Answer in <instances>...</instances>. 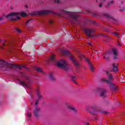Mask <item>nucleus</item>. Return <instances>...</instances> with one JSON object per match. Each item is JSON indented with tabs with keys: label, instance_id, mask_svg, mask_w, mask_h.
<instances>
[{
	"label": "nucleus",
	"instance_id": "nucleus-1",
	"mask_svg": "<svg viewBox=\"0 0 125 125\" xmlns=\"http://www.w3.org/2000/svg\"><path fill=\"white\" fill-rule=\"evenodd\" d=\"M62 14H65L68 15L71 19V21L75 23V24H79L80 21H79V18H80V16L76 13H72L70 11H66L64 10H62Z\"/></svg>",
	"mask_w": 125,
	"mask_h": 125
},
{
	"label": "nucleus",
	"instance_id": "nucleus-2",
	"mask_svg": "<svg viewBox=\"0 0 125 125\" xmlns=\"http://www.w3.org/2000/svg\"><path fill=\"white\" fill-rule=\"evenodd\" d=\"M20 16L25 17L27 16V14L24 12L21 13H11L10 14L5 16L6 18L10 17V20L12 21H16L17 19H20Z\"/></svg>",
	"mask_w": 125,
	"mask_h": 125
},
{
	"label": "nucleus",
	"instance_id": "nucleus-3",
	"mask_svg": "<svg viewBox=\"0 0 125 125\" xmlns=\"http://www.w3.org/2000/svg\"><path fill=\"white\" fill-rule=\"evenodd\" d=\"M63 55H68L69 59L71 60L72 62L73 63L74 66L79 67L81 65V63L79 62L77 60L75 59L76 57L74 55L72 54V53L68 51L67 50H64L62 51Z\"/></svg>",
	"mask_w": 125,
	"mask_h": 125
},
{
	"label": "nucleus",
	"instance_id": "nucleus-4",
	"mask_svg": "<svg viewBox=\"0 0 125 125\" xmlns=\"http://www.w3.org/2000/svg\"><path fill=\"white\" fill-rule=\"evenodd\" d=\"M0 62H3L4 67L6 68V71H9L8 70L13 68V67L19 68L20 70H21L22 67L23 68H25V69H28V68L26 67L25 65H21L20 64H12L8 62H7L5 61H2L1 60H0Z\"/></svg>",
	"mask_w": 125,
	"mask_h": 125
},
{
	"label": "nucleus",
	"instance_id": "nucleus-5",
	"mask_svg": "<svg viewBox=\"0 0 125 125\" xmlns=\"http://www.w3.org/2000/svg\"><path fill=\"white\" fill-rule=\"evenodd\" d=\"M101 81L102 82H105L106 83L108 84L112 91H116V90H118V86L115 85V84L112 83V82L107 79V78H103Z\"/></svg>",
	"mask_w": 125,
	"mask_h": 125
},
{
	"label": "nucleus",
	"instance_id": "nucleus-6",
	"mask_svg": "<svg viewBox=\"0 0 125 125\" xmlns=\"http://www.w3.org/2000/svg\"><path fill=\"white\" fill-rule=\"evenodd\" d=\"M57 66L59 68L63 69V70H68V62L64 59L61 60L59 62L57 63Z\"/></svg>",
	"mask_w": 125,
	"mask_h": 125
},
{
	"label": "nucleus",
	"instance_id": "nucleus-7",
	"mask_svg": "<svg viewBox=\"0 0 125 125\" xmlns=\"http://www.w3.org/2000/svg\"><path fill=\"white\" fill-rule=\"evenodd\" d=\"M51 12L54 14H58L57 13H54L49 10H42L32 12L31 15H44V14H49V13H51Z\"/></svg>",
	"mask_w": 125,
	"mask_h": 125
},
{
	"label": "nucleus",
	"instance_id": "nucleus-8",
	"mask_svg": "<svg viewBox=\"0 0 125 125\" xmlns=\"http://www.w3.org/2000/svg\"><path fill=\"white\" fill-rule=\"evenodd\" d=\"M91 108L93 111H90L89 113H90L91 114H92V115H93L94 116L96 115L97 113H101V114H105V115H107V114H108V112L107 111L97 110V107H96V106H92L91 107Z\"/></svg>",
	"mask_w": 125,
	"mask_h": 125
},
{
	"label": "nucleus",
	"instance_id": "nucleus-9",
	"mask_svg": "<svg viewBox=\"0 0 125 125\" xmlns=\"http://www.w3.org/2000/svg\"><path fill=\"white\" fill-rule=\"evenodd\" d=\"M95 31L93 29H90V28H85L84 29V32L89 38L90 39H92L93 37H94V35H91L92 33H94Z\"/></svg>",
	"mask_w": 125,
	"mask_h": 125
},
{
	"label": "nucleus",
	"instance_id": "nucleus-10",
	"mask_svg": "<svg viewBox=\"0 0 125 125\" xmlns=\"http://www.w3.org/2000/svg\"><path fill=\"white\" fill-rule=\"evenodd\" d=\"M65 105L68 108L69 110H71V111H73L74 113H77L78 112V110L70 103H65Z\"/></svg>",
	"mask_w": 125,
	"mask_h": 125
},
{
	"label": "nucleus",
	"instance_id": "nucleus-11",
	"mask_svg": "<svg viewBox=\"0 0 125 125\" xmlns=\"http://www.w3.org/2000/svg\"><path fill=\"white\" fill-rule=\"evenodd\" d=\"M97 89L98 91H100V96H105V94H106V92H107V90L105 88L99 87Z\"/></svg>",
	"mask_w": 125,
	"mask_h": 125
},
{
	"label": "nucleus",
	"instance_id": "nucleus-12",
	"mask_svg": "<svg viewBox=\"0 0 125 125\" xmlns=\"http://www.w3.org/2000/svg\"><path fill=\"white\" fill-rule=\"evenodd\" d=\"M85 61L88 63V64H89V67L90 68V70L92 71V72H94V69H95L94 68V66L93 65V64H92V63H91V62H90V61L89 60V59L85 58Z\"/></svg>",
	"mask_w": 125,
	"mask_h": 125
},
{
	"label": "nucleus",
	"instance_id": "nucleus-13",
	"mask_svg": "<svg viewBox=\"0 0 125 125\" xmlns=\"http://www.w3.org/2000/svg\"><path fill=\"white\" fill-rule=\"evenodd\" d=\"M33 113L36 118H39L40 117V113H41V108L40 107H36Z\"/></svg>",
	"mask_w": 125,
	"mask_h": 125
},
{
	"label": "nucleus",
	"instance_id": "nucleus-14",
	"mask_svg": "<svg viewBox=\"0 0 125 125\" xmlns=\"http://www.w3.org/2000/svg\"><path fill=\"white\" fill-rule=\"evenodd\" d=\"M104 17H106V18L110 20V21H115V20H116L113 16L110 15L109 14H105L104 15Z\"/></svg>",
	"mask_w": 125,
	"mask_h": 125
},
{
	"label": "nucleus",
	"instance_id": "nucleus-15",
	"mask_svg": "<svg viewBox=\"0 0 125 125\" xmlns=\"http://www.w3.org/2000/svg\"><path fill=\"white\" fill-rule=\"evenodd\" d=\"M19 83L20 85H22L23 87H28V84H27V82H25L20 79L18 80Z\"/></svg>",
	"mask_w": 125,
	"mask_h": 125
},
{
	"label": "nucleus",
	"instance_id": "nucleus-16",
	"mask_svg": "<svg viewBox=\"0 0 125 125\" xmlns=\"http://www.w3.org/2000/svg\"><path fill=\"white\" fill-rule=\"evenodd\" d=\"M112 66H113L112 71L114 72V73L118 72L119 70V68H118V64L113 63Z\"/></svg>",
	"mask_w": 125,
	"mask_h": 125
},
{
	"label": "nucleus",
	"instance_id": "nucleus-17",
	"mask_svg": "<svg viewBox=\"0 0 125 125\" xmlns=\"http://www.w3.org/2000/svg\"><path fill=\"white\" fill-rule=\"evenodd\" d=\"M21 75L26 81H30V75L26 74L24 73H21Z\"/></svg>",
	"mask_w": 125,
	"mask_h": 125
},
{
	"label": "nucleus",
	"instance_id": "nucleus-18",
	"mask_svg": "<svg viewBox=\"0 0 125 125\" xmlns=\"http://www.w3.org/2000/svg\"><path fill=\"white\" fill-rule=\"evenodd\" d=\"M49 62H57V61H56V59H55V56H54V55H52L49 60H48Z\"/></svg>",
	"mask_w": 125,
	"mask_h": 125
},
{
	"label": "nucleus",
	"instance_id": "nucleus-19",
	"mask_svg": "<svg viewBox=\"0 0 125 125\" xmlns=\"http://www.w3.org/2000/svg\"><path fill=\"white\" fill-rule=\"evenodd\" d=\"M74 76H75L71 75L70 78H71V80L72 82L74 83H76V84H78V83H77V81H76V79H77V75H76V74H74Z\"/></svg>",
	"mask_w": 125,
	"mask_h": 125
},
{
	"label": "nucleus",
	"instance_id": "nucleus-20",
	"mask_svg": "<svg viewBox=\"0 0 125 125\" xmlns=\"http://www.w3.org/2000/svg\"><path fill=\"white\" fill-rule=\"evenodd\" d=\"M112 52L114 55V59H117V56L118 55V52L117 51V49L114 48L113 49Z\"/></svg>",
	"mask_w": 125,
	"mask_h": 125
},
{
	"label": "nucleus",
	"instance_id": "nucleus-21",
	"mask_svg": "<svg viewBox=\"0 0 125 125\" xmlns=\"http://www.w3.org/2000/svg\"><path fill=\"white\" fill-rule=\"evenodd\" d=\"M49 78L51 81H55V78H54V76H53V73H51L49 74Z\"/></svg>",
	"mask_w": 125,
	"mask_h": 125
},
{
	"label": "nucleus",
	"instance_id": "nucleus-22",
	"mask_svg": "<svg viewBox=\"0 0 125 125\" xmlns=\"http://www.w3.org/2000/svg\"><path fill=\"white\" fill-rule=\"evenodd\" d=\"M114 3L113 0H110L107 2V4L106 5V7H109V6H111V4Z\"/></svg>",
	"mask_w": 125,
	"mask_h": 125
},
{
	"label": "nucleus",
	"instance_id": "nucleus-23",
	"mask_svg": "<svg viewBox=\"0 0 125 125\" xmlns=\"http://www.w3.org/2000/svg\"><path fill=\"white\" fill-rule=\"evenodd\" d=\"M35 69L36 71H37V72H39L40 73H42L43 74V72H42V69L41 68L36 66L35 67Z\"/></svg>",
	"mask_w": 125,
	"mask_h": 125
},
{
	"label": "nucleus",
	"instance_id": "nucleus-24",
	"mask_svg": "<svg viewBox=\"0 0 125 125\" xmlns=\"http://www.w3.org/2000/svg\"><path fill=\"white\" fill-rule=\"evenodd\" d=\"M110 52H106L104 54V58L108 59L110 57Z\"/></svg>",
	"mask_w": 125,
	"mask_h": 125
},
{
	"label": "nucleus",
	"instance_id": "nucleus-25",
	"mask_svg": "<svg viewBox=\"0 0 125 125\" xmlns=\"http://www.w3.org/2000/svg\"><path fill=\"white\" fill-rule=\"evenodd\" d=\"M78 58H79L80 60L82 61L83 58H85V57L83 54H81L79 56H78Z\"/></svg>",
	"mask_w": 125,
	"mask_h": 125
},
{
	"label": "nucleus",
	"instance_id": "nucleus-26",
	"mask_svg": "<svg viewBox=\"0 0 125 125\" xmlns=\"http://www.w3.org/2000/svg\"><path fill=\"white\" fill-rule=\"evenodd\" d=\"M106 74L107 75H108V78L109 79V81L111 82V80L113 79V76H112V75H110V73L108 71H106Z\"/></svg>",
	"mask_w": 125,
	"mask_h": 125
},
{
	"label": "nucleus",
	"instance_id": "nucleus-27",
	"mask_svg": "<svg viewBox=\"0 0 125 125\" xmlns=\"http://www.w3.org/2000/svg\"><path fill=\"white\" fill-rule=\"evenodd\" d=\"M101 36H103V37H104L105 38H107V39H112V38H111L109 36H108V35L106 34H103V35H101Z\"/></svg>",
	"mask_w": 125,
	"mask_h": 125
},
{
	"label": "nucleus",
	"instance_id": "nucleus-28",
	"mask_svg": "<svg viewBox=\"0 0 125 125\" xmlns=\"http://www.w3.org/2000/svg\"><path fill=\"white\" fill-rule=\"evenodd\" d=\"M37 95L39 98H42V95H41V93L39 91L37 92Z\"/></svg>",
	"mask_w": 125,
	"mask_h": 125
},
{
	"label": "nucleus",
	"instance_id": "nucleus-29",
	"mask_svg": "<svg viewBox=\"0 0 125 125\" xmlns=\"http://www.w3.org/2000/svg\"><path fill=\"white\" fill-rule=\"evenodd\" d=\"M32 20H33V19H31L27 21L26 22H25V25H27V24H28V23H29V22H30V21H32Z\"/></svg>",
	"mask_w": 125,
	"mask_h": 125
},
{
	"label": "nucleus",
	"instance_id": "nucleus-30",
	"mask_svg": "<svg viewBox=\"0 0 125 125\" xmlns=\"http://www.w3.org/2000/svg\"><path fill=\"white\" fill-rule=\"evenodd\" d=\"M117 45H118V46H122V44L119 41H117Z\"/></svg>",
	"mask_w": 125,
	"mask_h": 125
},
{
	"label": "nucleus",
	"instance_id": "nucleus-31",
	"mask_svg": "<svg viewBox=\"0 0 125 125\" xmlns=\"http://www.w3.org/2000/svg\"><path fill=\"white\" fill-rule=\"evenodd\" d=\"M92 16H94V17H96V16H98V14L94 13V14H92Z\"/></svg>",
	"mask_w": 125,
	"mask_h": 125
},
{
	"label": "nucleus",
	"instance_id": "nucleus-32",
	"mask_svg": "<svg viewBox=\"0 0 125 125\" xmlns=\"http://www.w3.org/2000/svg\"><path fill=\"white\" fill-rule=\"evenodd\" d=\"M27 116L28 117V118H30V117L32 116V114L28 112L27 113Z\"/></svg>",
	"mask_w": 125,
	"mask_h": 125
},
{
	"label": "nucleus",
	"instance_id": "nucleus-33",
	"mask_svg": "<svg viewBox=\"0 0 125 125\" xmlns=\"http://www.w3.org/2000/svg\"><path fill=\"white\" fill-rule=\"evenodd\" d=\"M55 2H56L57 3H60V0H54Z\"/></svg>",
	"mask_w": 125,
	"mask_h": 125
},
{
	"label": "nucleus",
	"instance_id": "nucleus-34",
	"mask_svg": "<svg viewBox=\"0 0 125 125\" xmlns=\"http://www.w3.org/2000/svg\"><path fill=\"white\" fill-rule=\"evenodd\" d=\"M103 4H104V3H103V2H101L99 5V7H102Z\"/></svg>",
	"mask_w": 125,
	"mask_h": 125
},
{
	"label": "nucleus",
	"instance_id": "nucleus-35",
	"mask_svg": "<svg viewBox=\"0 0 125 125\" xmlns=\"http://www.w3.org/2000/svg\"><path fill=\"white\" fill-rule=\"evenodd\" d=\"M16 30L18 33H20V32H21V30H20L19 28H16Z\"/></svg>",
	"mask_w": 125,
	"mask_h": 125
},
{
	"label": "nucleus",
	"instance_id": "nucleus-36",
	"mask_svg": "<svg viewBox=\"0 0 125 125\" xmlns=\"http://www.w3.org/2000/svg\"><path fill=\"white\" fill-rule=\"evenodd\" d=\"M112 33L115 35V36H118V35H119V33H118V32H113Z\"/></svg>",
	"mask_w": 125,
	"mask_h": 125
},
{
	"label": "nucleus",
	"instance_id": "nucleus-37",
	"mask_svg": "<svg viewBox=\"0 0 125 125\" xmlns=\"http://www.w3.org/2000/svg\"><path fill=\"white\" fill-rule=\"evenodd\" d=\"M38 104H39V100L36 101V102H35V105H38Z\"/></svg>",
	"mask_w": 125,
	"mask_h": 125
},
{
	"label": "nucleus",
	"instance_id": "nucleus-38",
	"mask_svg": "<svg viewBox=\"0 0 125 125\" xmlns=\"http://www.w3.org/2000/svg\"><path fill=\"white\" fill-rule=\"evenodd\" d=\"M101 2H103V3H104L105 1H106V0H101Z\"/></svg>",
	"mask_w": 125,
	"mask_h": 125
},
{
	"label": "nucleus",
	"instance_id": "nucleus-39",
	"mask_svg": "<svg viewBox=\"0 0 125 125\" xmlns=\"http://www.w3.org/2000/svg\"><path fill=\"white\" fill-rule=\"evenodd\" d=\"M117 106H120V105H121V103H120V102H117Z\"/></svg>",
	"mask_w": 125,
	"mask_h": 125
},
{
	"label": "nucleus",
	"instance_id": "nucleus-40",
	"mask_svg": "<svg viewBox=\"0 0 125 125\" xmlns=\"http://www.w3.org/2000/svg\"><path fill=\"white\" fill-rule=\"evenodd\" d=\"M49 22L50 23V24H52L53 23V21H49Z\"/></svg>",
	"mask_w": 125,
	"mask_h": 125
},
{
	"label": "nucleus",
	"instance_id": "nucleus-41",
	"mask_svg": "<svg viewBox=\"0 0 125 125\" xmlns=\"http://www.w3.org/2000/svg\"><path fill=\"white\" fill-rule=\"evenodd\" d=\"M120 11H125V8L121 9L120 10Z\"/></svg>",
	"mask_w": 125,
	"mask_h": 125
},
{
	"label": "nucleus",
	"instance_id": "nucleus-42",
	"mask_svg": "<svg viewBox=\"0 0 125 125\" xmlns=\"http://www.w3.org/2000/svg\"><path fill=\"white\" fill-rule=\"evenodd\" d=\"M88 43V44L89 45H92V43H91V42H89V43Z\"/></svg>",
	"mask_w": 125,
	"mask_h": 125
},
{
	"label": "nucleus",
	"instance_id": "nucleus-43",
	"mask_svg": "<svg viewBox=\"0 0 125 125\" xmlns=\"http://www.w3.org/2000/svg\"><path fill=\"white\" fill-rule=\"evenodd\" d=\"M85 125H89V123H85Z\"/></svg>",
	"mask_w": 125,
	"mask_h": 125
},
{
	"label": "nucleus",
	"instance_id": "nucleus-44",
	"mask_svg": "<svg viewBox=\"0 0 125 125\" xmlns=\"http://www.w3.org/2000/svg\"><path fill=\"white\" fill-rule=\"evenodd\" d=\"M2 19H3L2 18L0 17V21H1V20H2Z\"/></svg>",
	"mask_w": 125,
	"mask_h": 125
},
{
	"label": "nucleus",
	"instance_id": "nucleus-45",
	"mask_svg": "<svg viewBox=\"0 0 125 125\" xmlns=\"http://www.w3.org/2000/svg\"><path fill=\"white\" fill-rule=\"evenodd\" d=\"M0 48H1V49H3V47L1 46V47H0Z\"/></svg>",
	"mask_w": 125,
	"mask_h": 125
},
{
	"label": "nucleus",
	"instance_id": "nucleus-46",
	"mask_svg": "<svg viewBox=\"0 0 125 125\" xmlns=\"http://www.w3.org/2000/svg\"><path fill=\"white\" fill-rule=\"evenodd\" d=\"M8 52H10V49H8Z\"/></svg>",
	"mask_w": 125,
	"mask_h": 125
},
{
	"label": "nucleus",
	"instance_id": "nucleus-47",
	"mask_svg": "<svg viewBox=\"0 0 125 125\" xmlns=\"http://www.w3.org/2000/svg\"><path fill=\"white\" fill-rule=\"evenodd\" d=\"M118 39H120V36H119V35H118V36H117Z\"/></svg>",
	"mask_w": 125,
	"mask_h": 125
},
{
	"label": "nucleus",
	"instance_id": "nucleus-48",
	"mask_svg": "<svg viewBox=\"0 0 125 125\" xmlns=\"http://www.w3.org/2000/svg\"><path fill=\"white\" fill-rule=\"evenodd\" d=\"M3 42H6V40H4Z\"/></svg>",
	"mask_w": 125,
	"mask_h": 125
},
{
	"label": "nucleus",
	"instance_id": "nucleus-49",
	"mask_svg": "<svg viewBox=\"0 0 125 125\" xmlns=\"http://www.w3.org/2000/svg\"><path fill=\"white\" fill-rule=\"evenodd\" d=\"M3 46H4L5 45V43H3Z\"/></svg>",
	"mask_w": 125,
	"mask_h": 125
},
{
	"label": "nucleus",
	"instance_id": "nucleus-50",
	"mask_svg": "<svg viewBox=\"0 0 125 125\" xmlns=\"http://www.w3.org/2000/svg\"><path fill=\"white\" fill-rule=\"evenodd\" d=\"M25 7L27 8V7H28V5H26Z\"/></svg>",
	"mask_w": 125,
	"mask_h": 125
},
{
	"label": "nucleus",
	"instance_id": "nucleus-51",
	"mask_svg": "<svg viewBox=\"0 0 125 125\" xmlns=\"http://www.w3.org/2000/svg\"><path fill=\"white\" fill-rule=\"evenodd\" d=\"M0 42H2V40L0 39Z\"/></svg>",
	"mask_w": 125,
	"mask_h": 125
},
{
	"label": "nucleus",
	"instance_id": "nucleus-52",
	"mask_svg": "<svg viewBox=\"0 0 125 125\" xmlns=\"http://www.w3.org/2000/svg\"><path fill=\"white\" fill-rule=\"evenodd\" d=\"M95 120H97V118H95Z\"/></svg>",
	"mask_w": 125,
	"mask_h": 125
},
{
	"label": "nucleus",
	"instance_id": "nucleus-53",
	"mask_svg": "<svg viewBox=\"0 0 125 125\" xmlns=\"http://www.w3.org/2000/svg\"><path fill=\"white\" fill-rule=\"evenodd\" d=\"M96 1L97 2V0H96Z\"/></svg>",
	"mask_w": 125,
	"mask_h": 125
},
{
	"label": "nucleus",
	"instance_id": "nucleus-54",
	"mask_svg": "<svg viewBox=\"0 0 125 125\" xmlns=\"http://www.w3.org/2000/svg\"><path fill=\"white\" fill-rule=\"evenodd\" d=\"M108 26H110V25H108Z\"/></svg>",
	"mask_w": 125,
	"mask_h": 125
}]
</instances>
